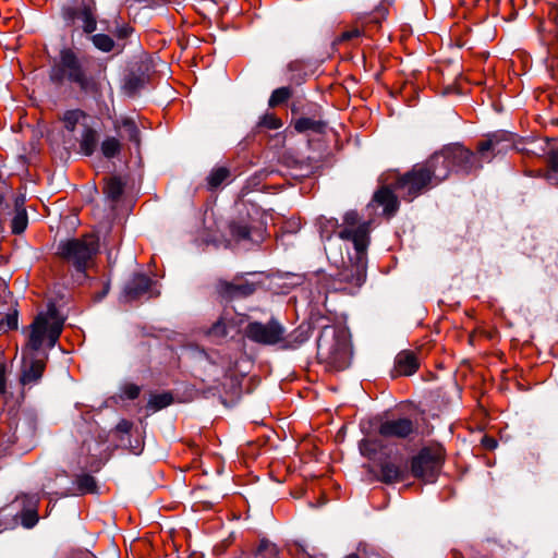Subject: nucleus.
<instances>
[{"instance_id": "obj_52", "label": "nucleus", "mask_w": 558, "mask_h": 558, "mask_svg": "<svg viewBox=\"0 0 558 558\" xmlns=\"http://www.w3.org/2000/svg\"><path fill=\"white\" fill-rule=\"evenodd\" d=\"M107 293H108V288H105L99 299L104 298Z\"/></svg>"}, {"instance_id": "obj_24", "label": "nucleus", "mask_w": 558, "mask_h": 558, "mask_svg": "<svg viewBox=\"0 0 558 558\" xmlns=\"http://www.w3.org/2000/svg\"><path fill=\"white\" fill-rule=\"evenodd\" d=\"M121 148H122V143L120 142V140H118L114 136L106 137L101 142V145H100L102 155L108 159L114 158L116 156H118Z\"/></svg>"}, {"instance_id": "obj_37", "label": "nucleus", "mask_w": 558, "mask_h": 558, "mask_svg": "<svg viewBox=\"0 0 558 558\" xmlns=\"http://www.w3.org/2000/svg\"><path fill=\"white\" fill-rule=\"evenodd\" d=\"M241 387L242 386H239L238 388H235V391H236L235 398H233L232 392H226V389H221V392L219 395V402L221 404H223L225 407H231V405L235 404L241 398V393H242Z\"/></svg>"}, {"instance_id": "obj_5", "label": "nucleus", "mask_w": 558, "mask_h": 558, "mask_svg": "<svg viewBox=\"0 0 558 558\" xmlns=\"http://www.w3.org/2000/svg\"><path fill=\"white\" fill-rule=\"evenodd\" d=\"M339 238L351 242L353 245L355 256L350 257V259L355 265L354 282L362 284L365 279V258L369 243L368 223L359 222V215L355 211H349L344 215L343 229L339 232Z\"/></svg>"}, {"instance_id": "obj_11", "label": "nucleus", "mask_w": 558, "mask_h": 558, "mask_svg": "<svg viewBox=\"0 0 558 558\" xmlns=\"http://www.w3.org/2000/svg\"><path fill=\"white\" fill-rule=\"evenodd\" d=\"M45 367L46 356L37 357L34 353L29 356H24L20 384H32L39 380L43 377Z\"/></svg>"}, {"instance_id": "obj_6", "label": "nucleus", "mask_w": 558, "mask_h": 558, "mask_svg": "<svg viewBox=\"0 0 558 558\" xmlns=\"http://www.w3.org/2000/svg\"><path fill=\"white\" fill-rule=\"evenodd\" d=\"M99 248L98 239L87 234L81 239L63 241L58 246L59 255L72 264L76 271L84 272L93 262Z\"/></svg>"}, {"instance_id": "obj_42", "label": "nucleus", "mask_w": 558, "mask_h": 558, "mask_svg": "<svg viewBox=\"0 0 558 558\" xmlns=\"http://www.w3.org/2000/svg\"><path fill=\"white\" fill-rule=\"evenodd\" d=\"M547 159L551 170L558 172V148L550 150Z\"/></svg>"}, {"instance_id": "obj_9", "label": "nucleus", "mask_w": 558, "mask_h": 558, "mask_svg": "<svg viewBox=\"0 0 558 558\" xmlns=\"http://www.w3.org/2000/svg\"><path fill=\"white\" fill-rule=\"evenodd\" d=\"M451 170L470 173L474 169V154L461 145H450L444 148Z\"/></svg>"}, {"instance_id": "obj_28", "label": "nucleus", "mask_w": 558, "mask_h": 558, "mask_svg": "<svg viewBox=\"0 0 558 558\" xmlns=\"http://www.w3.org/2000/svg\"><path fill=\"white\" fill-rule=\"evenodd\" d=\"M230 175L229 170L226 167H218L211 170L207 178V182L210 189L218 187L225 182Z\"/></svg>"}, {"instance_id": "obj_30", "label": "nucleus", "mask_w": 558, "mask_h": 558, "mask_svg": "<svg viewBox=\"0 0 558 558\" xmlns=\"http://www.w3.org/2000/svg\"><path fill=\"white\" fill-rule=\"evenodd\" d=\"M85 117V113L80 110V109H74V110H68L64 114H63V123H64V128L68 130V131H74L77 123L81 121V119H83Z\"/></svg>"}, {"instance_id": "obj_31", "label": "nucleus", "mask_w": 558, "mask_h": 558, "mask_svg": "<svg viewBox=\"0 0 558 558\" xmlns=\"http://www.w3.org/2000/svg\"><path fill=\"white\" fill-rule=\"evenodd\" d=\"M19 326L17 311L13 310L0 319V333L16 329Z\"/></svg>"}, {"instance_id": "obj_40", "label": "nucleus", "mask_w": 558, "mask_h": 558, "mask_svg": "<svg viewBox=\"0 0 558 558\" xmlns=\"http://www.w3.org/2000/svg\"><path fill=\"white\" fill-rule=\"evenodd\" d=\"M361 34L362 33L359 28H351V29L344 31L338 38V41H350L355 38H359L361 36Z\"/></svg>"}, {"instance_id": "obj_25", "label": "nucleus", "mask_w": 558, "mask_h": 558, "mask_svg": "<svg viewBox=\"0 0 558 558\" xmlns=\"http://www.w3.org/2000/svg\"><path fill=\"white\" fill-rule=\"evenodd\" d=\"M317 227L322 240H330L331 235L338 228V220L335 218L319 217L317 219Z\"/></svg>"}, {"instance_id": "obj_2", "label": "nucleus", "mask_w": 558, "mask_h": 558, "mask_svg": "<svg viewBox=\"0 0 558 558\" xmlns=\"http://www.w3.org/2000/svg\"><path fill=\"white\" fill-rule=\"evenodd\" d=\"M451 171L445 150L434 154L425 163L416 165L411 171L400 177L395 190L404 199L412 201L426 187L437 185L446 180Z\"/></svg>"}, {"instance_id": "obj_45", "label": "nucleus", "mask_w": 558, "mask_h": 558, "mask_svg": "<svg viewBox=\"0 0 558 558\" xmlns=\"http://www.w3.org/2000/svg\"><path fill=\"white\" fill-rule=\"evenodd\" d=\"M132 32L133 29L130 26L122 25L117 28V36L119 38H126Z\"/></svg>"}, {"instance_id": "obj_46", "label": "nucleus", "mask_w": 558, "mask_h": 558, "mask_svg": "<svg viewBox=\"0 0 558 558\" xmlns=\"http://www.w3.org/2000/svg\"><path fill=\"white\" fill-rule=\"evenodd\" d=\"M25 196H16L14 201L15 211H19L20 209H25Z\"/></svg>"}, {"instance_id": "obj_26", "label": "nucleus", "mask_w": 558, "mask_h": 558, "mask_svg": "<svg viewBox=\"0 0 558 558\" xmlns=\"http://www.w3.org/2000/svg\"><path fill=\"white\" fill-rule=\"evenodd\" d=\"M89 39L94 47L102 52H110L116 46L114 40L107 34H95Z\"/></svg>"}, {"instance_id": "obj_3", "label": "nucleus", "mask_w": 558, "mask_h": 558, "mask_svg": "<svg viewBox=\"0 0 558 558\" xmlns=\"http://www.w3.org/2000/svg\"><path fill=\"white\" fill-rule=\"evenodd\" d=\"M317 356L330 368H345L351 360L348 331L337 326H325L317 339Z\"/></svg>"}, {"instance_id": "obj_38", "label": "nucleus", "mask_w": 558, "mask_h": 558, "mask_svg": "<svg viewBox=\"0 0 558 558\" xmlns=\"http://www.w3.org/2000/svg\"><path fill=\"white\" fill-rule=\"evenodd\" d=\"M359 448H360L361 453L368 458H372L376 453V450H377L375 441H373L371 439L361 440Z\"/></svg>"}, {"instance_id": "obj_48", "label": "nucleus", "mask_w": 558, "mask_h": 558, "mask_svg": "<svg viewBox=\"0 0 558 558\" xmlns=\"http://www.w3.org/2000/svg\"><path fill=\"white\" fill-rule=\"evenodd\" d=\"M0 384H5V367L0 365Z\"/></svg>"}, {"instance_id": "obj_10", "label": "nucleus", "mask_w": 558, "mask_h": 558, "mask_svg": "<svg viewBox=\"0 0 558 558\" xmlns=\"http://www.w3.org/2000/svg\"><path fill=\"white\" fill-rule=\"evenodd\" d=\"M414 429V423L410 418L401 417L383 422L378 432L384 437L407 438Z\"/></svg>"}, {"instance_id": "obj_41", "label": "nucleus", "mask_w": 558, "mask_h": 558, "mask_svg": "<svg viewBox=\"0 0 558 558\" xmlns=\"http://www.w3.org/2000/svg\"><path fill=\"white\" fill-rule=\"evenodd\" d=\"M133 427V423L129 420L122 418L116 426V432L121 434H129Z\"/></svg>"}, {"instance_id": "obj_13", "label": "nucleus", "mask_w": 558, "mask_h": 558, "mask_svg": "<svg viewBox=\"0 0 558 558\" xmlns=\"http://www.w3.org/2000/svg\"><path fill=\"white\" fill-rule=\"evenodd\" d=\"M218 289L222 296L233 299L252 294L255 291L256 286L247 280L236 278L232 282L221 281Z\"/></svg>"}, {"instance_id": "obj_17", "label": "nucleus", "mask_w": 558, "mask_h": 558, "mask_svg": "<svg viewBox=\"0 0 558 558\" xmlns=\"http://www.w3.org/2000/svg\"><path fill=\"white\" fill-rule=\"evenodd\" d=\"M77 19L82 21L84 33L93 34L97 28L96 3L94 0L82 3L77 10Z\"/></svg>"}, {"instance_id": "obj_47", "label": "nucleus", "mask_w": 558, "mask_h": 558, "mask_svg": "<svg viewBox=\"0 0 558 558\" xmlns=\"http://www.w3.org/2000/svg\"><path fill=\"white\" fill-rule=\"evenodd\" d=\"M3 513H4V509L0 510V532L8 529V524L3 522V517H4Z\"/></svg>"}, {"instance_id": "obj_16", "label": "nucleus", "mask_w": 558, "mask_h": 558, "mask_svg": "<svg viewBox=\"0 0 558 558\" xmlns=\"http://www.w3.org/2000/svg\"><path fill=\"white\" fill-rule=\"evenodd\" d=\"M407 474V464L396 463L392 461H385L380 465L379 480L385 484H393L403 481Z\"/></svg>"}, {"instance_id": "obj_29", "label": "nucleus", "mask_w": 558, "mask_h": 558, "mask_svg": "<svg viewBox=\"0 0 558 558\" xmlns=\"http://www.w3.org/2000/svg\"><path fill=\"white\" fill-rule=\"evenodd\" d=\"M28 225V217L25 209H20L15 211L12 221H11V230L14 234H20L25 231Z\"/></svg>"}, {"instance_id": "obj_50", "label": "nucleus", "mask_w": 558, "mask_h": 558, "mask_svg": "<svg viewBox=\"0 0 558 558\" xmlns=\"http://www.w3.org/2000/svg\"><path fill=\"white\" fill-rule=\"evenodd\" d=\"M344 558H361L357 554H350L345 556Z\"/></svg>"}, {"instance_id": "obj_19", "label": "nucleus", "mask_w": 558, "mask_h": 558, "mask_svg": "<svg viewBox=\"0 0 558 558\" xmlns=\"http://www.w3.org/2000/svg\"><path fill=\"white\" fill-rule=\"evenodd\" d=\"M116 131L123 129L128 135V138L133 142L136 146L141 144L140 130L135 121L131 118H122L113 122Z\"/></svg>"}, {"instance_id": "obj_4", "label": "nucleus", "mask_w": 558, "mask_h": 558, "mask_svg": "<svg viewBox=\"0 0 558 558\" xmlns=\"http://www.w3.org/2000/svg\"><path fill=\"white\" fill-rule=\"evenodd\" d=\"M64 318L56 306L36 315L28 327L26 350L39 351L43 347L53 348L63 330Z\"/></svg>"}, {"instance_id": "obj_8", "label": "nucleus", "mask_w": 558, "mask_h": 558, "mask_svg": "<svg viewBox=\"0 0 558 558\" xmlns=\"http://www.w3.org/2000/svg\"><path fill=\"white\" fill-rule=\"evenodd\" d=\"M244 335L255 343L276 345L283 343L286 328L276 318H270L266 323L250 322L244 328Z\"/></svg>"}, {"instance_id": "obj_21", "label": "nucleus", "mask_w": 558, "mask_h": 558, "mask_svg": "<svg viewBox=\"0 0 558 558\" xmlns=\"http://www.w3.org/2000/svg\"><path fill=\"white\" fill-rule=\"evenodd\" d=\"M173 401L174 397L171 392L151 395L147 403V409L156 412L172 404Z\"/></svg>"}, {"instance_id": "obj_32", "label": "nucleus", "mask_w": 558, "mask_h": 558, "mask_svg": "<svg viewBox=\"0 0 558 558\" xmlns=\"http://www.w3.org/2000/svg\"><path fill=\"white\" fill-rule=\"evenodd\" d=\"M75 483L77 489L83 494L94 493L97 487L95 478L89 474L78 475Z\"/></svg>"}, {"instance_id": "obj_33", "label": "nucleus", "mask_w": 558, "mask_h": 558, "mask_svg": "<svg viewBox=\"0 0 558 558\" xmlns=\"http://www.w3.org/2000/svg\"><path fill=\"white\" fill-rule=\"evenodd\" d=\"M230 232L236 241H247L251 236V229L248 226L241 222H232L230 225Z\"/></svg>"}, {"instance_id": "obj_49", "label": "nucleus", "mask_w": 558, "mask_h": 558, "mask_svg": "<svg viewBox=\"0 0 558 558\" xmlns=\"http://www.w3.org/2000/svg\"><path fill=\"white\" fill-rule=\"evenodd\" d=\"M195 397L193 395H189L186 397H178L179 402H189L192 401Z\"/></svg>"}, {"instance_id": "obj_53", "label": "nucleus", "mask_w": 558, "mask_h": 558, "mask_svg": "<svg viewBox=\"0 0 558 558\" xmlns=\"http://www.w3.org/2000/svg\"><path fill=\"white\" fill-rule=\"evenodd\" d=\"M299 395H300V397H302V398L306 397V396H305L303 392H301V391L299 392Z\"/></svg>"}, {"instance_id": "obj_34", "label": "nucleus", "mask_w": 558, "mask_h": 558, "mask_svg": "<svg viewBox=\"0 0 558 558\" xmlns=\"http://www.w3.org/2000/svg\"><path fill=\"white\" fill-rule=\"evenodd\" d=\"M291 96V90L288 87H280L272 92L268 105L269 107H276L286 100H288Z\"/></svg>"}, {"instance_id": "obj_35", "label": "nucleus", "mask_w": 558, "mask_h": 558, "mask_svg": "<svg viewBox=\"0 0 558 558\" xmlns=\"http://www.w3.org/2000/svg\"><path fill=\"white\" fill-rule=\"evenodd\" d=\"M281 125V121L272 113L264 114L258 122V126L266 128L268 130H278Z\"/></svg>"}, {"instance_id": "obj_20", "label": "nucleus", "mask_w": 558, "mask_h": 558, "mask_svg": "<svg viewBox=\"0 0 558 558\" xmlns=\"http://www.w3.org/2000/svg\"><path fill=\"white\" fill-rule=\"evenodd\" d=\"M97 146V133L90 128H85L81 141L80 147L84 155L90 156Z\"/></svg>"}, {"instance_id": "obj_51", "label": "nucleus", "mask_w": 558, "mask_h": 558, "mask_svg": "<svg viewBox=\"0 0 558 558\" xmlns=\"http://www.w3.org/2000/svg\"><path fill=\"white\" fill-rule=\"evenodd\" d=\"M5 388H7V386H2V385H0V393H1V395H4V393H5Z\"/></svg>"}, {"instance_id": "obj_15", "label": "nucleus", "mask_w": 558, "mask_h": 558, "mask_svg": "<svg viewBox=\"0 0 558 558\" xmlns=\"http://www.w3.org/2000/svg\"><path fill=\"white\" fill-rule=\"evenodd\" d=\"M417 367L418 363L415 354L411 351H401L395 359L392 378L410 376L416 372Z\"/></svg>"}, {"instance_id": "obj_43", "label": "nucleus", "mask_w": 558, "mask_h": 558, "mask_svg": "<svg viewBox=\"0 0 558 558\" xmlns=\"http://www.w3.org/2000/svg\"><path fill=\"white\" fill-rule=\"evenodd\" d=\"M140 386H128L124 393L129 400H134L140 396Z\"/></svg>"}, {"instance_id": "obj_14", "label": "nucleus", "mask_w": 558, "mask_h": 558, "mask_svg": "<svg viewBox=\"0 0 558 558\" xmlns=\"http://www.w3.org/2000/svg\"><path fill=\"white\" fill-rule=\"evenodd\" d=\"M512 147V142L508 138L506 133L494 134L489 136L486 141L482 142L478 146V151L483 159L489 160L490 157L487 156L488 151H492L494 155L501 154Z\"/></svg>"}, {"instance_id": "obj_1", "label": "nucleus", "mask_w": 558, "mask_h": 558, "mask_svg": "<svg viewBox=\"0 0 558 558\" xmlns=\"http://www.w3.org/2000/svg\"><path fill=\"white\" fill-rule=\"evenodd\" d=\"M49 80L56 86L70 85L84 95H96L100 92V75L86 66L84 59L74 49L63 47L49 69Z\"/></svg>"}, {"instance_id": "obj_54", "label": "nucleus", "mask_w": 558, "mask_h": 558, "mask_svg": "<svg viewBox=\"0 0 558 558\" xmlns=\"http://www.w3.org/2000/svg\"><path fill=\"white\" fill-rule=\"evenodd\" d=\"M310 391V388L308 387H305L304 388V392H308Z\"/></svg>"}, {"instance_id": "obj_36", "label": "nucleus", "mask_w": 558, "mask_h": 558, "mask_svg": "<svg viewBox=\"0 0 558 558\" xmlns=\"http://www.w3.org/2000/svg\"><path fill=\"white\" fill-rule=\"evenodd\" d=\"M294 128L299 132H305L308 130L319 131L320 123L310 118H301L295 122Z\"/></svg>"}, {"instance_id": "obj_12", "label": "nucleus", "mask_w": 558, "mask_h": 558, "mask_svg": "<svg viewBox=\"0 0 558 558\" xmlns=\"http://www.w3.org/2000/svg\"><path fill=\"white\" fill-rule=\"evenodd\" d=\"M150 287L151 280L145 275L137 274L126 283L124 288V298L128 301H134L145 295L151 298L154 293Z\"/></svg>"}, {"instance_id": "obj_18", "label": "nucleus", "mask_w": 558, "mask_h": 558, "mask_svg": "<svg viewBox=\"0 0 558 558\" xmlns=\"http://www.w3.org/2000/svg\"><path fill=\"white\" fill-rule=\"evenodd\" d=\"M374 202L384 207V214L392 216L399 208L398 197L388 186H383L374 195Z\"/></svg>"}, {"instance_id": "obj_39", "label": "nucleus", "mask_w": 558, "mask_h": 558, "mask_svg": "<svg viewBox=\"0 0 558 558\" xmlns=\"http://www.w3.org/2000/svg\"><path fill=\"white\" fill-rule=\"evenodd\" d=\"M22 524L26 529H32L38 522V514L34 510H28L22 514Z\"/></svg>"}, {"instance_id": "obj_7", "label": "nucleus", "mask_w": 558, "mask_h": 558, "mask_svg": "<svg viewBox=\"0 0 558 558\" xmlns=\"http://www.w3.org/2000/svg\"><path fill=\"white\" fill-rule=\"evenodd\" d=\"M442 461L444 449L440 446L423 448L418 454L412 459V474L425 483H433L440 472Z\"/></svg>"}, {"instance_id": "obj_44", "label": "nucleus", "mask_w": 558, "mask_h": 558, "mask_svg": "<svg viewBox=\"0 0 558 558\" xmlns=\"http://www.w3.org/2000/svg\"><path fill=\"white\" fill-rule=\"evenodd\" d=\"M77 10L78 8H65L63 10V17L65 21L72 22L74 19H77Z\"/></svg>"}, {"instance_id": "obj_27", "label": "nucleus", "mask_w": 558, "mask_h": 558, "mask_svg": "<svg viewBox=\"0 0 558 558\" xmlns=\"http://www.w3.org/2000/svg\"><path fill=\"white\" fill-rule=\"evenodd\" d=\"M239 386H206L202 391L201 395L205 399H213L217 400L219 402V395L221 392V389H226V392H232L233 398L236 396L235 388Z\"/></svg>"}, {"instance_id": "obj_23", "label": "nucleus", "mask_w": 558, "mask_h": 558, "mask_svg": "<svg viewBox=\"0 0 558 558\" xmlns=\"http://www.w3.org/2000/svg\"><path fill=\"white\" fill-rule=\"evenodd\" d=\"M279 550L276 544L266 538H262L254 551V558H277Z\"/></svg>"}, {"instance_id": "obj_22", "label": "nucleus", "mask_w": 558, "mask_h": 558, "mask_svg": "<svg viewBox=\"0 0 558 558\" xmlns=\"http://www.w3.org/2000/svg\"><path fill=\"white\" fill-rule=\"evenodd\" d=\"M125 183L122 181L121 178L118 177H111L106 181L104 191L108 198L116 201L118 199L123 191H124Z\"/></svg>"}]
</instances>
